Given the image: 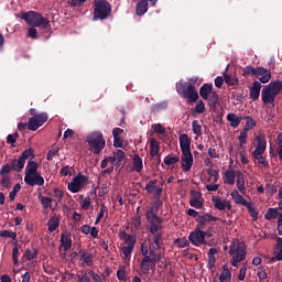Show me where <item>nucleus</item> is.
I'll return each mask as SVG.
<instances>
[{
  "label": "nucleus",
  "instance_id": "864d4df0",
  "mask_svg": "<svg viewBox=\"0 0 282 282\" xmlns=\"http://www.w3.org/2000/svg\"><path fill=\"white\" fill-rule=\"evenodd\" d=\"M246 208H248V213L250 217H252L253 221H257V219H259V212H257L254 207L250 206V203L248 204V206H246Z\"/></svg>",
  "mask_w": 282,
  "mask_h": 282
},
{
  "label": "nucleus",
  "instance_id": "c85d7f7f",
  "mask_svg": "<svg viewBox=\"0 0 282 282\" xmlns=\"http://www.w3.org/2000/svg\"><path fill=\"white\" fill-rule=\"evenodd\" d=\"M150 155L158 158L160 155V142L155 139L150 140Z\"/></svg>",
  "mask_w": 282,
  "mask_h": 282
},
{
  "label": "nucleus",
  "instance_id": "dca6fc26",
  "mask_svg": "<svg viewBox=\"0 0 282 282\" xmlns=\"http://www.w3.org/2000/svg\"><path fill=\"white\" fill-rule=\"evenodd\" d=\"M181 166L185 173L193 169V153L191 151L182 152Z\"/></svg>",
  "mask_w": 282,
  "mask_h": 282
},
{
  "label": "nucleus",
  "instance_id": "37998d69",
  "mask_svg": "<svg viewBox=\"0 0 282 282\" xmlns=\"http://www.w3.org/2000/svg\"><path fill=\"white\" fill-rule=\"evenodd\" d=\"M39 254V249H33V251H31L30 249H26L23 258L26 259V261H32V259H36Z\"/></svg>",
  "mask_w": 282,
  "mask_h": 282
},
{
  "label": "nucleus",
  "instance_id": "2eb2a0df",
  "mask_svg": "<svg viewBox=\"0 0 282 282\" xmlns=\"http://www.w3.org/2000/svg\"><path fill=\"white\" fill-rule=\"evenodd\" d=\"M253 147L256 148L252 153H265V149L268 148V140L263 134H258L254 138Z\"/></svg>",
  "mask_w": 282,
  "mask_h": 282
},
{
  "label": "nucleus",
  "instance_id": "5fc2aeb1",
  "mask_svg": "<svg viewBox=\"0 0 282 282\" xmlns=\"http://www.w3.org/2000/svg\"><path fill=\"white\" fill-rule=\"evenodd\" d=\"M19 191H21V185L20 184H15L13 186V189L9 194L10 202H14V199L17 197V193H19Z\"/></svg>",
  "mask_w": 282,
  "mask_h": 282
},
{
  "label": "nucleus",
  "instance_id": "79ce46f5",
  "mask_svg": "<svg viewBox=\"0 0 282 282\" xmlns=\"http://www.w3.org/2000/svg\"><path fill=\"white\" fill-rule=\"evenodd\" d=\"M152 240L154 246H156L158 250H160L162 248V236L163 234L161 231H156L154 234H152Z\"/></svg>",
  "mask_w": 282,
  "mask_h": 282
},
{
  "label": "nucleus",
  "instance_id": "e433bc0d",
  "mask_svg": "<svg viewBox=\"0 0 282 282\" xmlns=\"http://www.w3.org/2000/svg\"><path fill=\"white\" fill-rule=\"evenodd\" d=\"M242 118L247 120L242 131L249 132L251 129H254V127H257V121L252 119V117H242Z\"/></svg>",
  "mask_w": 282,
  "mask_h": 282
},
{
  "label": "nucleus",
  "instance_id": "13d9d810",
  "mask_svg": "<svg viewBox=\"0 0 282 282\" xmlns=\"http://www.w3.org/2000/svg\"><path fill=\"white\" fill-rule=\"evenodd\" d=\"M53 193H54V197L58 202H63V197H65V193H63V191L61 188L54 187Z\"/></svg>",
  "mask_w": 282,
  "mask_h": 282
},
{
  "label": "nucleus",
  "instance_id": "b1692460",
  "mask_svg": "<svg viewBox=\"0 0 282 282\" xmlns=\"http://www.w3.org/2000/svg\"><path fill=\"white\" fill-rule=\"evenodd\" d=\"M197 221L199 224V228H204V226H206V224H208L210 221H219V218H217L216 216H213L210 214H205L203 216H198Z\"/></svg>",
  "mask_w": 282,
  "mask_h": 282
},
{
  "label": "nucleus",
  "instance_id": "774afa93",
  "mask_svg": "<svg viewBox=\"0 0 282 282\" xmlns=\"http://www.w3.org/2000/svg\"><path fill=\"white\" fill-rule=\"evenodd\" d=\"M88 274L93 279L94 282H102V276H100V274H98L91 270L88 272Z\"/></svg>",
  "mask_w": 282,
  "mask_h": 282
},
{
  "label": "nucleus",
  "instance_id": "6ab92c4d",
  "mask_svg": "<svg viewBox=\"0 0 282 282\" xmlns=\"http://www.w3.org/2000/svg\"><path fill=\"white\" fill-rule=\"evenodd\" d=\"M155 265V262H153L151 256H145L141 260V272L142 274H149V271Z\"/></svg>",
  "mask_w": 282,
  "mask_h": 282
},
{
  "label": "nucleus",
  "instance_id": "4468645a",
  "mask_svg": "<svg viewBox=\"0 0 282 282\" xmlns=\"http://www.w3.org/2000/svg\"><path fill=\"white\" fill-rule=\"evenodd\" d=\"M24 182L26 186H43L45 178L42 177L41 173L24 175Z\"/></svg>",
  "mask_w": 282,
  "mask_h": 282
},
{
  "label": "nucleus",
  "instance_id": "6e6d98bb",
  "mask_svg": "<svg viewBox=\"0 0 282 282\" xmlns=\"http://www.w3.org/2000/svg\"><path fill=\"white\" fill-rule=\"evenodd\" d=\"M276 249L280 250L275 256L276 261H282V238H276Z\"/></svg>",
  "mask_w": 282,
  "mask_h": 282
},
{
  "label": "nucleus",
  "instance_id": "3c124183",
  "mask_svg": "<svg viewBox=\"0 0 282 282\" xmlns=\"http://www.w3.org/2000/svg\"><path fill=\"white\" fill-rule=\"evenodd\" d=\"M177 162H180V156L167 155L164 159V164H166V166H172V164H177Z\"/></svg>",
  "mask_w": 282,
  "mask_h": 282
},
{
  "label": "nucleus",
  "instance_id": "338daca9",
  "mask_svg": "<svg viewBox=\"0 0 282 282\" xmlns=\"http://www.w3.org/2000/svg\"><path fill=\"white\" fill-rule=\"evenodd\" d=\"M28 36H30V39H39V32L36 31V28L34 26L29 28Z\"/></svg>",
  "mask_w": 282,
  "mask_h": 282
},
{
  "label": "nucleus",
  "instance_id": "ea45409f",
  "mask_svg": "<svg viewBox=\"0 0 282 282\" xmlns=\"http://www.w3.org/2000/svg\"><path fill=\"white\" fill-rule=\"evenodd\" d=\"M281 214H279L278 208H269L264 215V218L268 219V221H271V219H276Z\"/></svg>",
  "mask_w": 282,
  "mask_h": 282
},
{
  "label": "nucleus",
  "instance_id": "4c0bfd02",
  "mask_svg": "<svg viewBox=\"0 0 282 282\" xmlns=\"http://www.w3.org/2000/svg\"><path fill=\"white\" fill-rule=\"evenodd\" d=\"M61 243L64 248V250H69L72 248V238H69L67 235L62 234L61 235Z\"/></svg>",
  "mask_w": 282,
  "mask_h": 282
},
{
  "label": "nucleus",
  "instance_id": "c03bdc74",
  "mask_svg": "<svg viewBox=\"0 0 282 282\" xmlns=\"http://www.w3.org/2000/svg\"><path fill=\"white\" fill-rule=\"evenodd\" d=\"M74 166H69V165H66V166H63L59 171V175L62 177H67V175H74Z\"/></svg>",
  "mask_w": 282,
  "mask_h": 282
},
{
  "label": "nucleus",
  "instance_id": "4d7b16f0",
  "mask_svg": "<svg viewBox=\"0 0 282 282\" xmlns=\"http://www.w3.org/2000/svg\"><path fill=\"white\" fill-rule=\"evenodd\" d=\"M58 148H52L51 150H48L47 154H46V160H48V162H52V160H54L55 155H58Z\"/></svg>",
  "mask_w": 282,
  "mask_h": 282
},
{
  "label": "nucleus",
  "instance_id": "cd10ccee",
  "mask_svg": "<svg viewBox=\"0 0 282 282\" xmlns=\"http://www.w3.org/2000/svg\"><path fill=\"white\" fill-rule=\"evenodd\" d=\"M230 196L235 204H240L241 206H248L250 204L241 196V194H239V191L237 189L231 191Z\"/></svg>",
  "mask_w": 282,
  "mask_h": 282
},
{
  "label": "nucleus",
  "instance_id": "aec40b11",
  "mask_svg": "<svg viewBox=\"0 0 282 282\" xmlns=\"http://www.w3.org/2000/svg\"><path fill=\"white\" fill-rule=\"evenodd\" d=\"M78 254L80 256L79 259L83 261V263H86L88 268H91L94 265V256L89 253L88 250L80 249Z\"/></svg>",
  "mask_w": 282,
  "mask_h": 282
},
{
  "label": "nucleus",
  "instance_id": "423d86ee",
  "mask_svg": "<svg viewBox=\"0 0 282 282\" xmlns=\"http://www.w3.org/2000/svg\"><path fill=\"white\" fill-rule=\"evenodd\" d=\"M111 17V3L107 0L94 1V21H105Z\"/></svg>",
  "mask_w": 282,
  "mask_h": 282
},
{
  "label": "nucleus",
  "instance_id": "6e6552de",
  "mask_svg": "<svg viewBox=\"0 0 282 282\" xmlns=\"http://www.w3.org/2000/svg\"><path fill=\"white\" fill-rule=\"evenodd\" d=\"M86 142L88 143L95 155H99V153L102 152V149H105L107 144L105 138L102 137V132L99 131H95L88 134L86 137Z\"/></svg>",
  "mask_w": 282,
  "mask_h": 282
},
{
  "label": "nucleus",
  "instance_id": "603ef678",
  "mask_svg": "<svg viewBox=\"0 0 282 282\" xmlns=\"http://www.w3.org/2000/svg\"><path fill=\"white\" fill-rule=\"evenodd\" d=\"M192 129L195 135H202V124H199V121L194 120L192 122Z\"/></svg>",
  "mask_w": 282,
  "mask_h": 282
},
{
  "label": "nucleus",
  "instance_id": "2f4dec72",
  "mask_svg": "<svg viewBox=\"0 0 282 282\" xmlns=\"http://www.w3.org/2000/svg\"><path fill=\"white\" fill-rule=\"evenodd\" d=\"M142 169H144L142 158L140 156V154H133V170L135 171V173H142Z\"/></svg>",
  "mask_w": 282,
  "mask_h": 282
},
{
  "label": "nucleus",
  "instance_id": "f257e3e1",
  "mask_svg": "<svg viewBox=\"0 0 282 282\" xmlns=\"http://www.w3.org/2000/svg\"><path fill=\"white\" fill-rule=\"evenodd\" d=\"M281 90L282 80H274L267 85L261 91L263 105H274L276 96Z\"/></svg>",
  "mask_w": 282,
  "mask_h": 282
},
{
  "label": "nucleus",
  "instance_id": "4be33fe9",
  "mask_svg": "<svg viewBox=\"0 0 282 282\" xmlns=\"http://www.w3.org/2000/svg\"><path fill=\"white\" fill-rule=\"evenodd\" d=\"M147 12H149V1L148 0L139 1L135 7L137 17H144Z\"/></svg>",
  "mask_w": 282,
  "mask_h": 282
},
{
  "label": "nucleus",
  "instance_id": "f3484780",
  "mask_svg": "<svg viewBox=\"0 0 282 282\" xmlns=\"http://www.w3.org/2000/svg\"><path fill=\"white\" fill-rule=\"evenodd\" d=\"M212 202L214 203V208L216 210H232V204H230V200H223L221 197H213Z\"/></svg>",
  "mask_w": 282,
  "mask_h": 282
},
{
  "label": "nucleus",
  "instance_id": "e2e57ef3",
  "mask_svg": "<svg viewBox=\"0 0 282 282\" xmlns=\"http://www.w3.org/2000/svg\"><path fill=\"white\" fill-rule=\"evenodd\" d=\"M11 171H12V165H10V164L2 165V167L0 170L1 177H3V175H8V173H10Z\"/></svg>",
  "mask_w": 282,
  "mask_h": 282
},
{
  "label": "nucleus",
  "instance_id": "393cba45",
  "mask_svg": "<svg viewBox=\"0 0 282 282\" xmlns=\"http://www.w3.org/2000/svg\"><path fill=\"white\" fill-rule=\"evenodd\" d=\"M227 120L228 122H230V127H232L234 129H237V127L241 124V120H246V118L239 117L236 113L230 112L227 115Z\"/></svg>",
  "mask_w": 282,
  "mask_h": 282
},
{
  "label": "nucleus",
  "instance_id": "052dcab7",
  "mask_svg": "<svg viewBox=\"0 0 282 282\" xmlns=\"http://www.w3.org/2000/svg\"><path fill=\"white\" fill-rule=\"evenodd\" d=\"M152 129H153L154 133H160L161 135H163V133H166V130L160 123L152 124Z\"/></svg>",
  "mask_w": 282,
  "mask_h": 282
},
{
  "label": "nucleus",
  "instance_id": "7ed1b4c3",
  "mask_svg": "<svg viewBox=\"0 0 282 282\" xmlns=\"http://www.w3.org/2000/svg\"><path fill=\"white\" fill-rule=\"evenodd\" d=\"M242 76L248 78V76H253L258 78L262 85L268 84L269 80L272 79V72L265 67H253V66H246L242 68Z\"/></svg>",
  "mask_w": 282,
  "mask_h": 282
},
{
  "label": "nucleus",
  "instance_id": "a211bd4d",
  "mask_svg": "<svg viewBox=\"0 0 282 282\" xmlns=\"http://www.w3.org/2000/svg\"><path fill=\"white\" fill-rule=\"evenodd\" d=\"M145 191L147 193L154 195V197H160V195H162V187L158 186V180L149 181L145 185Z\"/></svg>",
  "mask_w": 282,
  "mask_h": 282
},
{
  "label": "nucleus",
  "instance_id": "0e129e2a",
  "mask_svg": "<svg viewBox=\"0 0 282 282\" xmlns=\"http://www.w3.org/2000/svg\"><path fill=\"white\" fill-rule=\"evenodd\" d=\"M206 111V105L204 101H199L195 107V113H204Z\"/></svg>",
  "mask_w": 282,
  "mask_h": 282
},
{
  "label": "nucleus",
  "instance_id": "f03ea898",
  "mask_svg": "<svg viewBox=\"0 0 282 282\" xmlns=\"http://www.w3.org/2000/svg\"><path fill=\"white\" fill-rule=\"evenodd\" d=\"M20 19H22L28 23V25H32L33 28H42V30H47V28H50V20H47L36 11L23 12Z\"/></svg>",
  "mask_w": 282,
  "mask_h": 282
},
{
  "label": "nucleus",
  "instance_id": "c9c22d12",
  "mask_svg": "<svg viewBox=\"0 0 282 282\" xmlns=\"http://www.w3.org/2000/svg\"><path fill=\"white\" fill-rule=\"evenodd\" d=\"M0 186L2 191L3 188L10 189L12 187V177L10 175H2L0 180Z\"/></svg>",
  "mask_w": 282,
  "mask_h": 282
},
{
  "label": "nucleus",
  "instance_id": "5701e85b",
  "mask_svg": "<svg viewBox=\"0 0 282 282\" xmlns=\"http://www.w3.org/2000/svg\"><path fill=\"white\" fill-rule=\"evenodd\" d=\"M178 140L182 153L191 151V138L188 134H181Z\"/></svg>",
  "mask_w": 282,
  "mask_h": 282
},
{
  "label": "nucleus",
  "instance_id": "bf43d9fd",
  "mask_svg": "<svg viewBox=\"0 0 282 282\" xmlns=\"http://www.w3.org/2000/svg\"><path fill=\"white\" fill-rule=\"evenodd\" d=\"M189 206H192V208L199 209V208H202V206H204V203L202 200H199L198 198H192L189 200Z\"/></svg>",
  "mask_w": 282,
  "mask_h": 282
},
{
  "label": "nucleus",
  "instance_id": "412c9836",
  "mask_svg": "<svg viewBox=\"0 0 282 282\" xmlns=\"http://www.w3.org/2000/svg\"><path fill=\"white\" fill-rule=\"evenodd\" d=\"M249 91L251 100H259V97L261 96V82L254 80Z\"/></svg>",
  "mask_w": 282,
  "mask_h": 282
},
{
  "label": "nucleus",
  "instance_id": "680f3d73",
  "mask_svg": "<svg viewBox=\"0 0 282 282\" xmlns=\"http://www.w3.org/2000/svg\"><path fill=\"white\" fill-rule=\"evenodd\" d=\"M175 243H177L178 248H188V246H191V242H188V240H186V238H182V239H176Z\"/></svg>",
  "mask_w": 282,
  "mask_h": 282
},
{
  "label": "nucleus",
  "instance_id": "0eeeda50",
  "mask_svg": "<svg viewBox=\"0 0 282 282\" xmlns=\"http://www.w3.org/2000/svg\"><path fill=\"white\" fill-rule=\"evenodd\" d=\"M229 254L231 257V265L239 268V263L246 261V247L239 240L234 241L230 246Z\"/></svg>",
  "mask_w": 282,
  "mask_h": 282
},
{
  "label": "nucleus",
  "instance_id": "9b49d317",
  "mask_svg": "<svg viewBox=\"0 0 282 282\" xmlns=\"http://www.w3.org/2000/svg\"><path fill=\"white\" fill-rule=\"evenodd\" d=\"M207 235L208 232L202 230L200 228H196L189 234L188 240L193 246H196L197 248H199V246H213V243L206 241Z\"/></svg>",
  "mask_w": 282,
  "mask_h": 282
},
{
  "label": "nucleus",
  "instance_id": "49530a36",
  "mask_svg": "<svg viewBox=\"0 0 282 282\" xmlns=\"http://www.w3.org/2000/svg\"><path fill=\"white\" fill-rule=\"evenodd\" d=\"M19 243H18V240H15L14 242V247L12 249V261L13 263L17 265L19 263Z\"/></svg>",
  "mask_w": 282,
  "mask_h": 282
},
{
  "label": "nucleus",
  "instance_id": "f8f14e48",
  "mask_svg": "<svg viewBox=\"0 0 282 282\" xmlns=\"http://www.w3.org/2000/svg\"><path fill=\"white\" fill-rule=\"evenodd\" d=\"M87 184H89V177L78 173V175L68 183V191H70V193H80V189L85 188Z\"/></svg>",
  "mask_w": 282,
  "mask_h": 282
},
{
  "label": "nucleus",
  "instance_id": "39448f33",
  "mask_svg": "<svg viewBox=\"0 0 282 282\" xmlns=\"http://www.w3.org/2000/svg\"><path fill=\"white\" fill-rule=\"evenodd\" d=\"M176 91L178 96L186 98L188 102H197V100H199V93H197V89L191 83L185 82L177 84Z\"/></svg>",
  "mask_w": 282,
  "mask_h": 282
},
{
  "label": "nucleus",
  "instance_id": "8fccbe9b",
  "mask_svg": "<svg viewBox=\"0 0 282 282\" xmlns=\"http://www.w3.org/2000/svg\"><path fill=\"white\" fill-rule=\"evenodd\" d=\"M119 235H120L121 239L124 240V243H131V241H135V236L128 235L127 231H120Z\"/></svg>",
  "mask_w": 282,
  "mask_h": 282
},
{
  "label": "nucleus",
  "instance_id": "de8ad7c7",
  "mask_svg": "<svg viewBox=\"0 0 282 282\" xmlns=\"http://www.w3.org/2000/svg\"><path fill=\"white\" fill-rule=\"evenodd\" d=\"M232 278V273H230V270H228V267H223V272L219 276V281H228V279Z\"/></svg>",
  "mask_w": 282,
  "mask_h": 282
},
{
  "label": "nucleus",
  "instance_id": "f704fd0d",
  "mask_svg": "<svg viewBox=\"0 0 282 282\" xmlns=\"http://www.w3.org/2000/svg\"><path fill=\"white\" fill-rule=\"evenodd\" d=\"M224 78H225V83L226 85H228L229 87H237V85H239V78H237L236 75H228V74H225L224 75Z\"/></svg>",
  "mask_w": 282,
  "mask_h": 282
},
{
  "label": "nucleus",
  "instance_id": "1a4fd4ad",
  "mask_svg": "<svg viewBox=\"0 0 282 282\" xmlns=\"http://www.w3.org/2000/svg\"><path fill=\"white\" fill-rule=\"evenodd\" d=\"M34 159V150L26 149L22 152V154L18 159H12L10 164L12 171L15 173H21L23 169H25V161Z\"/></svg>",
  "mask_w": 282,
  "mask_h": 282
},
{
  "label": "nucleus",
  "instance_id": "58836bf2",
  "mask_svg": "<svg viewBox=\"0 0 282 282\" xmlns=\"http://www.w3.org/2000/svg\"><path fill=\"white\" fill-rule=\"evenodd\" d=\"M166 107H169V102H166V101L154 104L151 106V111L153 113H159V111H164V109H166Z\"/></svg>",
  "mask_w": 282,
  "mask_h": 282
},
{
  "label": "nucleus",
  "instance_id": "7c9ffc66",
  "mask_svg": "<svg viewBox=\"0 0 282 282\" xmlns=\"http://www.w3.org/2000/svg\"><path fill=\"white\" fill-rule=\"evenodd\" d=\"M264 152H257V153H251L253 160H257L258 164H261L264 169H268L270 164L268 163V159L263 156Z\"/></svg>",
  "mask_w": 282,
  "mask_h": 282
},
{
  "label": "nucleus",
  "instance_id": "72a5a7b5",
  "mask_svg": "<svg viewBox=\"0 0 282 282\" xmlns=\"http://www.w3.org/2000/svg\"><path fill=\"white\" fill-rule=\"evenodd\" d=\"M237 181H236V186L238 191L243 195L246 193V180L243 178V174L241 172H237Z\"/></svg>",
  "mask_w": 282,
  "mask_h": 282
},
{
  "label": "nucleus",
  "instance_id": "bb28decb",
  "mask_svg": "<svg viewBox=\"0 0 282 282\" xmlns=\"http://www.w3.org/2000/svg\"><path fill=\"white\" fill-rule=\"evenodd\" d=\"M127 246H123L121 248V252L124 257V259H129V257H131V254L133 253V248H135V241L132 240L130 242H126Z\"/></svg>",
  "mask_w": 282,
  "mask_h": 282
},
{
  "label": "nucleus",
  "instance_id": "09e8293b",
  "mask_svg": "<svg viewBox=\"0 0 282 282\" xmlns=\"http://www.w3.org/2000/svg\"><path fill=\"white\" fill-rule=\"evenodd\" d=\"M0 237H4L6 239H13L17 241V232L10 230L0 231Z\"/></svg>",
  "mask_w": 282,
  "mask_h": 282
},
{
  "label": "nucleus",
  "instance_id": "ddd939ff",
  "mask_svg": "<svg viewBox=\"0 0 282 282\" xmlns=\"http://www.w3.org/2000/svg\"><path fill=\"white\" fill-rule=\"evenodd\" d=\"M50 116L47 112H41L35 117L29 118L28 129L29 131H39L40 127H43L45 122H47Z\"/></svg>",
  "mask_w": 282,
  "mask_h": 282
},
{
  "label": "nucleus",
  "instance_id": "a878e982",
  "mask_svg": "<svg viewBox=\"0 0 282 282\" xmlns=\"http://www.w3.org/2000/svg\"><path fill=\"white\" fill-rule=\"evenodd\" d=\"M236 177H237V174L235 173V170H227L223 174L224 184H229L232 186L235 184Z\"/></svg>",
  "mask_w": 282,
  "mask_h": 282
},
{
  "label": "nucleus",
  "instance_id": "473e14b6",
  "mask_svg": "<svg viewBox=\"0 0 282 282\" xmlns=\"http://www.w3.org/2000/svg\"><path fill=\"white\" fill-rule=\"evenodd\" d=\"M48 226V232H54L56 231V228L61 226V218L58 216L54 215L47 223Z\"/></svg>",
  "mask_w": 282,
  "mask_h": 282
},
{
  "label": "nucleus",
  "instance_id": "a18cd8bd",
  "mask_svg": "<svg viewBox=\"0 0 282 282\" xmlns=\"http://www.w3.org/2000/svg\"><path fill=\"white\" fill-rule=\"evenodd\" d=\"M40 202L43 208L47 209V208H52V203L54 202V199L47 196H40Z\"/></svg>",
  "mask_w": 282,
  "mask_h": 282
},
{
  "label": "nucleus",
  "instance_id": "a19ab883",
  "mask_svg": "<svg viewBox=\"0 0 282 282\" xmlns=\"http://www.w3.org/2000/svg\"><path fill=\"white\" fill-rule=\"evenodd\" d=\"M113 155L115 160H117V166H120L122 162H124V158H127V154H124V151L122 150H116Z\"/></svg>",
  "mask_w": 282,
  "mask_h": 282
},
{
  "label": "nucleus",
  "instance_id": "69168bd1",
  "mask_svg": "<svg viewBox=\"0 0 282 282\" xmlns=\"http://www.w3.org/2000/svg\"><path fill=\"white\" fill-rule=\"evenodd\" d=\"M19 138V132H14L13 134H8L7 142L8 144H14Z\"/></svg>",
  "mask_w": 282,
  "mask_h": 282
},
{
  "label": "nucleus",
  "instance_id": "c756f323",
  "mask_svg": "<svg viewBox=\"0 0 282 282\" xmlns=\"http://www.w3.org/2000/svg\"><path fill=\"white\" fill-rule=\"evenodd\" d=\"M39 173V163L34 161H29L25 167L24 175H34Z\"/></svg>",
  "mask_w": 282,
  "mask_h": 282
},
{
  "label": "nucleus",
  "instance_id": "20e7f679",
  "mask_svg": "<svg viewBox=\"0 0 282 282\" xmlns=\"http://www.w3.org/2000/svg\"><path fill=\"white\" fill-rule=\"evenodd\" d=\"M199 96L203 100H207L210 109H217V105H219V94L215 91L213 84H203L199 89Z\"/></svg>",
  "mask_w": 282,
  "mask_h": 282
},
{
  "label": "nucleus",
  "instance_id": "9d476101",
  "mask_svg": "<svg viewBox=\"0 0 282 282\" xmlns=\"http://www.w3.org/2000/svg\"><path fill=\"white\" fill-rule=\"evenodd\" d=\"M145 217L150 224L149 232L151 235H155V232H160L162 230V224L164 220L158 216V214L153 213V209H148Z\"/></svg>",
  "mask_w": 282,
  "mask_h": 282
}]
</instances>
